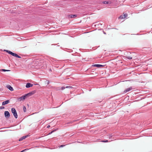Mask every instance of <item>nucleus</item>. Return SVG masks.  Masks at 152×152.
<instances>
[{"mask_svg":"<svg viewBox=\"0 0 152 152\" xmlns=\"http://www.w3.org/2000/svg\"><path fill=\"white\" fill-rule=\"evenodd\" d=\"M76 120H72V121H69L68 122V123H67V124H70V123H72L73 122H75V121H76Z\"/></svg>","mask_w":152,"mask_h":152,"instance_id":"obj_15","label":"nucleus"},{"mask_svg":"<svg viewBox=\"0 0 152 152\" xmlns=\"http://www.w3.org/2000/svg\"><path fill=\"white\" fill-rule=\"evenodd\" d=\"M27 97V96H26V95L25 94V95L23 96H21V97H20L19 99H18V100L20 101H21L22 100H24L25 99H26V97Z\"/></svg>","mask_w":152,"mask_h":152,"instance_id":"obj_5","label":"nucleus"},{"mask_svg":"<svg viewBox=\"0 0 152 152\" xmlns=\"http://www.w3.org/2000/svg\"><path fill=\"white\" fill-rule=\"evenodd\" d=\"M66 88H72L73 87L71 86H66Z\"/></svg>","mask_w":152,"mask_h":152,"instance_id":"obj_21","label":"nucleus"},{"mask_svg":"<svg viewBox=\"0 0 152 152\" xmlns=\"http://www.w3.org/2000/svg\"><path fill=\"white\" fill-rule=\"evenodd\" d=\"M93 66L96 67L98 68H99L101 67H102L104 66L103 65H102L100 64H95L93 65Z\"/></svg>","mask_w":152,"mask_h":152,"instance_id":"obj_9","label":"nucleus"},{"mask_svg":"<svg viewBox=\"0 0 152 152\" xmlns=\"http://www.w3.org/2000/svg\"><path fill=\"white\" fill-rule=\"evenodd\" d=\"M103 3L105 4H111V2L110 1H104L103 2Z\"/></svg>","mask_w":152,"mask_h":152,"instance_id":"obj_11","label":"nucleus"},{"mask_svg":"<svg viewBox=\"0 0 152 152\" xmlns=\"http://www.w3.org/2000/svg\"><path fill=\"white\" fill-rule=\"evenodd\" d=\"M65 145H61L60 146V147H63Z\"/></svg>","mask_w":152,"mask_h":152,"instance_id":"obj_27","label":"nucleus"},{"mask_svg":"<svg viewBox=\"0 0 152 152\" xmlns=\"http://www.w3.org/2000/svg\"><path fill=\"white\" fill-rule=\"evenodd\" d=\"M128 16V15L127 14H124V15H122L120 16L119 17V18L121 19H124L125 18L127 17Z\"/></svg>","mask_w":152,"mask_h":152,"instance_id":"obj_6","label":"nucleus"},{"mask_svg":"<svg viewBox=\"0 0 152 152\" xmlns=\"http://www.w3.org/2000/svg\"><path fill=\"white\" fill-rule=\"evenodd\" d=\"M1 71H4V72H6V71H10V70H6L5 69H2L1 70Z\"/></svg>","mask_w":152,"mask_h":152,"instance_id":"obj_20","label":"nucleus"},{"mask_svg":"<svg viewBox=\"0 0 152 152\" xmlns=\"http://www.w3.org/2000/svg\"><path fill=\"white\" fill-rule=\"evenodd\" d=\"M57 130V129H55L53 130L52 131H51L50 132V133L49 134H51L53 132H55V131H56Z\"/></svg>","mask_w":152,"mask_h":152,"instance_id":"obj_16","label":"nucleus"},{"mask_svg":"<svg viewBox=\"0 0 152 152\" xmlns=\"http://www.w3.org/2000/svg\"><path fill=\"white\" fill-rule=\"evenodd\" d=\"M49 81H48V83H47V84H49Z\"/></svg>","mask_w":152,"mask_h":152,"instance_id":"obj_29","label":"nucleus"},{"mask_svg":"<svg viewBox=\"0 0 152 152\" xmlns=\"http://www.w3.org/2000/svg\"><path fill=\"white\" fill-rule=\"evenodd\" d=\"M7 88H8L11 91H13V88L10 85H7Z\"/></svg>","mask_w":152,"mask_h":152,"instance_id":"obj_12","label":"nucleus"},{"mask_svg":"<svg viewBox=\"0 0 152 152\" xmlns=\"http://www.w3.org/2000/svg\"><path fill=\"white\" fill-rule=\"evenodd\" d=\"M11 111L15 118H17V113L15 109L14 108H11Z\"/></svg>","mask_w":152,"mask_h":152,"instance_id":"obj_1","label":"nucleus"},{"mask_svg":"<svg viewBox=\"0 0 152 152\" xmlns=\"http://www.w3.org/2000/svg\"><path fill=\"white\" fill-rule=\"evenodd\" d=\"M4 51H6V52H7V53H8V51H10L9 50H4Z\"/></svg>","mask_w":152,"mask_h":152,"instance_id":"obj_25","label":"nucleus"},{"mask_svg":"<svg viewBox=\"0 0 152 152\" xmlns=\"http://www.w3.org/2000/svg\"><path fill=\"white\" fill-rule=\"evenodd\" d=\"M4 107H0V109H4Z\"/></svg>","mask_w":152,"mask_h":152,"instance_id":"obj_23","label":"nucleus"},{"mask_svg":"<svg viewBox=\"0 0 152 152\" xmlns=\"http://www.w3.org/2000/svg\"><path fill=\"white\" fill-rule=\"evenodd\" d=\"M134 88H133L132 87H130L126 88L124 91V93H126L129 91H130L134 89Z\"/></svg>","mask_w":152,"mask_h":152,"instance_id":"obj_4","label":"nucleus"},{"mask_svg":"<svg viewBox=\"0 0 152 152\" xmlns=\"http://www.w3.org/2000/svg\"><path fill=\"white\" fill-rule=\"evenodd\" d=\"M4 116L5 117L7 118H8L10 116V114L9 112L8 111H5L4 112Z\"/></svg>","mask_w":152,"mask_h":152,"instance_id":"obj_3","label":"nucleus"},{"mask_svg":"<svg viewBox=\"0 0 152 152\" xmlns=\"http://www.w3.org/2000/svg\"><path fill=\"white\" fill-rule=\"evenodd\" d=\"M23 139L22 138V137L20 138L19 139V141H21L22 140H23Z\"/></svg>","mask_w":152,"mask_h":152,"instance_id":"obj_26","label":"nucleus"},{"mask_svg":"<svg viewBox=\"0 0 152 152\" xmlns=\"http://www.w3.org/2000/svg\"><path fill=\"white\" fill-rule=\"evenodd\" d=\"M33 86L32 84L30 83H28L26 84V87L27 88H28L32 87Z\"/></svg>","mask_w":152,"mask_h":152,"instance_id":"obj_7","label":"nucleus"},{"mask_svg":"<svg viewBox=\"0 0 152 152\" xmlns=\"http://www.w3.org/2000/svg\"><path fill=\"white\" fill-rule=\"evenodd\" d=\"M65 88H66V87H62L61 88V90H63L65 89Z\"/></svg>","mask_w":152,"mask_h":152,"instance_id":"obj_22","label":"nucleus"},{"mask_svg":"<svg viewBox=\"0 0 152 152\" xmlns=\"http://www.w3.org/2000/svg\"><path fill=\"white\" fill-rule=\"evenodd\" d=\"M101 142H108V140H105L101 141Z\"/></svg>","mask_w":152,"mask_h":152,"instance_id":"obj_19","label":"nucleus"},{"mask_svg":"<svg viewBox=\"0 0 152 152\" xmlns=\"http://www.w3.org/2000/svg\"><path fill=\"white\" fill-rule=\"evenodd\" d=\"M9 101L8 100H6L5 101H4L2 103V105H4L5 104H7L8 103H9Z\"/></svg>","mask_w":152,"mask_h":152,"instance_id":"obj_10","label":"nucleus"},{"mask_svg":"<svg viewBox=\"0 0 152 152\" xmlns=\"http://www.w3.org/2000/svg\"><path fill=\"white\" fill-rule=\"evenodd\" d=\"M34 92H30L27 94H26V95L27 97V96H31L33 94H34Z\"/></svg>","mask_w":152,"mask_h":152,"instance_id":"obj_13","label":"nucleus"},{"mask_svg":"<svg viewBox=\"0 0 152 152\" xmlns=\"http://www.w3.org/2000/svg\"><path fill=\"white\" fill-rule=\"evenodd\" d=\"M23 110L24 112H26V109L25 106H23Z\"/></svg>","mask_w":152,"mask_h":152,"instance_id":"obj_14","label":"nucleus"},{"mask_svg":"<svg viewBox=\"0 0 152 152\" xmlns=\"http://www.w3.org/2000/svg\"><path fill=\"white\" fill-rule=\"evenodd\" d=\"M108 137L110 139H111V137L113 136L112 134H110L108 135Z\"/></svg>","mask_w":152,"mask_h":152,"instance_id":"obj_17","label":"nucleus"},{"mask_svg":"<svg viewBox=\"0 0 152 152\" xmlns=\"http://www.w3.org/2000/svg\"><path fill=\"white\" fill-rule=\"evenodd\" d=\"M77 15H68V18H73L76 17Z\"/></svg>","mask_w":152,"mask_h":152,"instance_id":"obj_8","label":"nucleus"},{"mask_svg":"<svg viewBox=\"0 0 152 152\" xmlns=\"http://www.w3.org/2000/svg\"><path fill=\"white\" fill-rule=\"evenodd\" d=\"M8 52V53L12 55V56H15V57H16L19 58H21V57L20 56H18L17 54L14 53H13L11 51H9Z\"/></svg>","mask_w":152,"mask_h":152,"instance_id":"obj_2","label":"nucleus"},{"mask_svg":"<svg viewBox=\"0 0 152 152\" xmlns=\"http://www.w3.org/2000/svg\"><path fill=\"white\" fill-rule=\"evenodd\" d=\"M28 137V135H26L25 136H23L22 137L23 140L25 139L27 137Z\"/></svg>","mask_w":152,"mask_h":152,"instance_id":"obj_18","label":"nucleus"},{"mask_svg":"<svg viewBox=\"0 0 152 152\" xmlns=\"http://www.w3.org/2000/svg\"><path fill=\"white\" fill-rule=\"evenodd\" d=\"M127 58L129 59H132V58L130 57H128Z\"/></svg>","mask_w":152,"mask_h":152,"instance_id":"obj_24","label":"nucleus"},{"mask_svg":"<svg viewBox=\"0 0 152 152\" xmlns=\"http://www.w3.org/2000/svg\"><path fill=\"white\" fill-rule=\"evenodd\" d=\"M50 127V125H48V126H47V128H49Z\"/></svg>","mask_w":152,"mask_h":152,"instance_id":"obj_28","label":"nucleus"}]
</instances>
